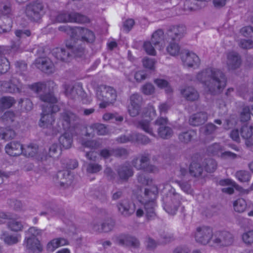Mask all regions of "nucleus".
I'll return each instance as SVG.
<instances>
[{
    "label": "nucleus",
    "instance_id": "nucleus-45",
    "mask_svg": "<svg viewBox=\"0 0 253 253\" xmlns=\"http://www.w3.org/2000/svg\"><path fill=\"white\" fill-rule=\"evenodd\" d=\"M15 135V133L14 131L8 129L2 134L1 138L3 139H11L14 137Z\"/></svg>",
    "mask_w": 253,
    "mask_h": 253
},
{
    "label": "nucleus",
    "instance_id": "nucleus-13",
    "mask_svg": "<svg viewBox=\"0 0 253 253\" xmlns=\"http://www.w3.org/2000/svg\"><path fill=\"white\" fill-rule=\"evenodd\" d=\"M142 97L137 94H134L130 97V104L128 107V111L132 117L136 116L139 112Z\"/></svg>",
    "mask_w": 253,
    "mask_h": 253
},
{
    "label": "nucleus",
    "instance_id": "nucleus-41",
    "mask_svg": "<svg viewBox=\"0 0 253 253\" xmlns=\"http://www.w3.org/2000/svg\"><path fill=\"white\" fill-rule=\"evenodd\" d=\"M242 238L243 241L247 244L253 243V230L244 233Z\"/></svg>",
    "mask_w": 253,
    "mask_h": 253
},
{
    "label": "nucleus",
    "instance_id": "nucleus-38",
    "mask_svg": "<svg viewBox=\"0 0 253 253\" xmlns=\"http://www.w3.org/2000/svg\"><path fill=\"white\" fill-rule=\"evenodd\" d=\"M65 93L69 97L76 99L78 92L72 86L68 85L65 86Z\"/></svg>",
    "mask_w": 253,
    "mask_h": 253
},
{
    "label": "nucleus",
    "instance_id": "nucleus-29",
    "mask_svg": "<svg viewBox=\"0 0 253 253\" xmlns=\"http://www.w3.org/2000/svg\"><path fill=\"white\" fill-rule=\"evenodd\" d=\"M198 79L199 80H201L202 82H205V85L207 86L208 87H210V90L211 91H212L211 89L214 90V87L213 86V84H214V82H212V78L211 76L204 75H202V72L198 75Z\"/></svg>",
    "mask_w": 253,
    "mask_h": 253
},
{
    "label": "nucleus",
    "instance_id": "nucleus-56",
    "mask_svg": "<svg viewBox=\"0 0 253 253\" xmlns=\"http://www.w3.org/2000/svg\"><path fill=\"white\" fill-rule=\"evenodd\" d=\"M154 90V87L151 84H148L143 86V93L150 94Z\"/></svg>",
    "mask_w": 253,
    "mask_h": 253
},
{
    "label": "nucleus",
    "instance_id": "nucleus-26",
    "mask_svg": "<svg viewBox=\"0 0 253 253\" xmlns=\"http://www.w3.org/2000/svg\"><path fill=\"white\" fill-rule=\"evenodd\" d=\"M173 39H169L168 42L169 44L167 47V50L168 52L171 55L175 56L177 55L179 52V47L175 42H172Z\"/></svg>",
    "mask_w": 253,
    "mask_h": 253
},
{
    "label": "nucleus",
    "instance_id": "nucleus-59",
    "mask_svg": "<svg viewBox=\"0 0 253 253\" xmlns=\"http://www.w3.org/2000/svg\"><path fill=\"white\" fill-rule=\"evenodd\" d=\"M119 175L122 178L126 179L132 175V173L130 170L128 169L127 170V171H126L124 173L123 171H120Z\"/></svg>",
    "mask_w": 253,
    "mask_h": 253
},
{
    "label": "nucleus",
    "instance_id": "nucleus-47",
    "mask_svg": "<svg viewBox=\"0 0 253 253\" xmlns=\"http://www.w3.org/2000/svg\"><path fill=\"white\" fill-rule=\"evenodd\" d=\"M15 35L17 37L19 38H25L30 36L31 33L28 30H17L15 31Z\"/></svg>",
    "mask_w": 253,
    "mask_h": 253
},
{
    "label": "nucleus",
    "instance_id": "nucleus-39",
    "mask_svg": "<svg viewBox=\"0 0 253 253\" xmlns=\"http://www.w3.org/2000/svg\"><path fill=\"white\" fill-rule=\"evenodd\" d=\"M236 177L240 181L245 182L250 179V175L247 171H239L236 173Z\"/></svg>",
    "mask_w": 253,
    "mask_h": 253
},
{
    "label": "nucleus",
    "instance_id": "nucleus-64",
    "mask_svg": "<svg viewBox=\"0 0 253 253\" xmlns=\"http://www.w3.org/2000/svg\"><path fill=\"white\" fill-rule=\"evenodd\" d=\"M134 78L138 82H140L142 80V72L141 71L137 72L134 75Z\"/></svg>",
    "mask_w": 253,
    "mask_h": 253
},
{
    "label": "nucleus",
    "instance_id": "nucleus-53",
    "mask_svg": "<svg viewBox=\"0 0 253 253\" xmlns=\"http://www.w3.org/2000/svg\"><path fill=\"white\" fill-rule=\"evenodd\" d=\"M241 32L246 37L250 35L253 32V29L251 27H244L241 29Z\"/></svg>",
    "mask_w": 253,
    "mask_h": 253
},
{
    "label": "nucleus",
    "instance_id": "nucleus-19",
    "mask_svg": "<svg viewBox=\"0 0 253 253\" xmlns=\"http://www.w3.org/2000/svg\"><path fill=\"white\" fill-rule=\"evenodd\" d=\"M163 32L159 30L156 31L152 35V41L156 49L162 50L164 49L165 41L163 40Z\"/></svg>",
    "mask_w": 253,
    "mask_h": 253
},
{
    "label": "nucleus",
    "instance_id": "nucleus-46",
    "mask_svg": "<svg viewBox=\"0 0 253 253\" xmlns=\"http://www.w3.org/2000/svg\"><path fill=\"white\" fill-rule=\"evenodd\" d=\"M81 144L84 147L92 148L95 146V143L91 140L85 141V138L84 137L80 140Z\"/></svg>",
    "mask_w": 253,
    "mask_h": 253
},
{
    "label": "nucleus",
    "instance_id": "nucleus-51",
    "mask_svg": "<svg viewBox=\"0 0 253 253\" xmlns=\"http://www.w3.org/2000/svg\"><path fill=\"white\" fill-rule=\"evenodd\" d=\"M154 61L152 59H148L143 61V67L145 66L149 69H152L154 68Z\"/></svg>",
    "mask_w": 253,
    "mask_h": 253
},
{
    "label": "nucleus",
    "instance_id": "nucleus-8",
    "mask_svg": "<svg viewBox=\"0 0 253 253\" xmlns=\"http://www.w3.org/2000/svg\"><path fill=\"white\" fill-rule=\"evenodd\" d=\"M158 193V190L156 187L154 186H151L150 188H145V198L143 199L147 200V197L150 198V200L147 203L145 204L144 208L146 211L147 215L150 213V216H152L154 214V208L155 206L154 200L156 198Z\"/></svg>",
    "mask_w": 253,
    "mask_h": 253
},
{
    "label": "nucleus",
    "instance_id": "nucleus-34",
    "mask_svg": "<svg viewBox=\"0 0 253 253\" xmlns=\"http://www.w3.org/2000/svg\"><path fill=\"white\" fill-rule=\"evenodd\" d=\"M206 120V115L204 113H200L193 117L190 120V122L193 126L199 125L200 123L204 122Z\"/></svg>",
    "mask_w": 253,
    "mask_h": 253
},
{
    "label": "nucleus",
    "instance_id": "nucleus-63",
    "mask_svg": "<svg viewBox=\"0 0 253 253\" xmlns=\"http://www.w3.org/2000/svg\"><path fill=\"white\" fill-rule=\"evenodd\" d=\"M231 138L235 141H238L239 138V134L238 130H233L231 133Z\"/></svg>",
    "mask_w": 253,
    "mask_h": 253
},
{
    "label": "nucleus",
    "instance_id": "nucleus-25",
    "mask_svg": "<svg viewBox=\"0 0 253 253\" xmlns=\"http://www.w3.org/2000/svg\"><path fill=\"white\" fill-rule=\"evenodd\" d=\"M233 208L235 211L243 212L247 208V204L243 199H239L233 203Z\"/></svg>",
    "mask_w": 253,
    "mask_h": 253
},
{
    "label": "nucleus",
    "instance_id": "nucleus-37",
    "mask_svg": "<svg viewBox=\"0 0 253 253\" xmlns=\"http://www.w3.org/2000/svg\"><path fill=\"white\" fill-rule=\"evenodd\" d=\"M61 154V151L57 145H52L49 149V156L53 158H57Z\"/></svg>",
    "mask_w": 253,
    "mask_h": 253
},
{
    "label": "nucleus",
    "instance_id": "nucleus-42",
    "mask_svg": "<svg viewBox=\"0 0 253 253\" xmlns=\"http://www.w3.org/2000/svg\"><path fill=\"white\" fill-rule=\"evenodd\" d=\"M197 164H193L190 167V171L194 176H197L201 174V169L200 168H197Z\"/></svg>",
    "mask_w": 253,
    "mask_h": 253
},
{
    "label": "nucleus",
    "instance_id": "nucleus-36",
    "mask_svg": "<svg viewBox=\"0 0 253 253\" xmlns=\"http://www.w3.org/2000/svg\"><path fill=\"white\" fill-rule=\"evenodd\" d=\"M57 50L56 58L62 61H67L70 55L69 52L62 48L57 49Z\"/></svg>",
    "mask_w": 253,
    "mask_h": 253
},
{
    "label": "nucleus",
    "instance_id": "nucleus-5",
    "mask_svg": "<svg viewBox=\"0 0 253 253\" xmlns=\"http://www.w3.org/2000/svg\"><path fill=\"white\" fill-rule=\"evenodd\" d=\"M225 234V233L216 232L212 235V230L210 228L204 227L198 229L195 237L198 242L204 244L209 243L210 241L218 243L221 241V239H218V237L224 240L223 235Z\"/></svg>",
    "mask_w": 253,
    "mask_h": 253
},
{
    "label": "nucleus",
    "instance_id": "nucleus-61",
    "mask_svg": "<svg viewBox=\"0 0 253 253\" xmlns=\"http://www.w3.org/2000/svg\"><path fill=\"white\" fill-rule=\"evenodd\" d=\"M155 112L153 107H150L149 110L145 113V116H143V118H146L147 117H149L150 118H152L155 116Z\"/></svg>",
    "mask_w": 253,
    "mask_h": 253
},
{
    "label": "nucleus",
    "instance_id": "nucleus-20",
    "mask_svg": "<svg viewBox=\"0 0 253 253\" xmlns=\"http://www.w3.org/2000/svg\"><path fill=\"white\" fill-rule=\"evenodd\" d=\"M0 239L4 242L9 245L17 243L21 239V236L19 235H9L6 231H1Z\"/></svg>",
    "mask_w": 253,
    "mask_h": 253
},
{
    "label": "nucleus",
    "instance_id": "nucleus-18",
    "mask_svg": "<svg viewBox=\"0 0 253 253\" xmlns=\"http://www.w3.org/2000/svg\"><path fill=\"white\" fill-rule=\"evenodd\" d=\"M69 245L67 240L63 238H55L49 241L46 246L48 251L53 252L60 246Z\"/></svg>",
    "mask_w": 253,
    "mask_h": 253
},
{
    "label": "nucleus",
    "instance_id": "nucleus-3",
    "mask_svg": "<svg viewBox=\"0 0 253 253\" xmlns=\"http://www.w3.org/2000/svg\"><path fill=\"white\" fill-rule=\"evenodd\" d=\"M59 30L67 32L72 38H79L82 41L87 42H92L94 41L95 36L93 33L86 28L77 27L72 28L68 26H63L59 27Z\"/></svg>",
    "mask_w": 253,
    "mask_h": 253
},
{
    "label": "nucleus",
    "instance_id": "nucleus-40",
    "mask_svg": "<svg viewBox=\"0 0 253 253\" xmlns=\"http://www.w3.org/2000/svg\"><path fill=\"white\" fill-rule=\"evenodd\" d=\"M253 116V106L251 111L249 110L248 108L244 109L243 112L241 113V119L242 121H247L250 118V114Z\"/></svg>",
    "mask_w": 253,
    "mask_h": 253
},
{
    "label": "nucleus",
    "instance_id": "nucleus-35",
    "mask_svg": "<svg viewBox=\"0 0 253 253\" xmlns=\"http://www.w3.org/2000/svg\"><path fill=\"white\" fill-rule=\"evenodd\" d=\"M114 222L111 220H108L105 222H103V224H101V227H97V230H103V232H107L112 230L114 226Z\"/></svg>",
    "mask_w": 253,
    "mask_h": 253
},
{
    "label": "nucleus",
    "instance_id": "nucleus-62",
    "mask_svg": "<svg viewBox=\"0 0 253 253\" xmlns=\"http://www.w3.org/2000/svg\"><path fill=\"white\" fill-rule=\"evenodd\" d=\"M9 215L5 212H0V224L4 223V220L9 218Z\"/></svg>",
    "mask_w": 253,
    "mask_h": 253
},
{
    "label": "nucleus",
    "instance_id": "nucleus-6",
    "mask_svg": "<svg viewBox=\"0 0 253 253\" xmlns=\"http://www.w3.org/2000/svg\"><path fill=\"white\" fill-rule=\"evenodd\" d=\"M42 231L36 227H31L27 232V236L25 245L26 248L34 252H40L42 247L39 240L36 238L42 234Z\"/></svg>",
    "mask_w": 253,
    "mask_h": 253
},
{
    "label": "nucleus",
    "instance_id": "nucleus-9",
    "mask_svg": "<svg viewBox=\"0 0 253 253\" xmlns=\"http://www.w3.org/2000/svg\"><path fill=\"white\" fill-rule=\"evenodd\" d=\"M59 22H78L84 23L87 21V18L77 13H61L57 17Z\"/></svg>",
    "mask_w": 253,
    "mask_h": 253
},
{
    "label": "nucleus",
    "instance_id": "nucleus-49",
    "mask_svg": "<svg viewBox=\"0 0 253 253\" xmlns=\"http://www.w3.org/2000/svg\"><path fill=\"white\" fill-rule=\"evenodd\" d=\"M192 133H194V132L192 131L187 132L186 133H184L182 135H180L179 136V138L182 141H183L184 142H187L191 139V138L192 136Z\"/></svg>",
    "mask_w": 253,
    "mask_h": 253
},
{
    "label": "nucleus",
    "instance_id": "nucleus-2",
    "mask_svg": "<svg viewBox=\"0 0 253 253\" xmlns=\"http://www.w3.org/2000/svg\"><path fill=\"white\" fill-rule=\"evenodd\" d=\"M41 100L46 104L45 107L42 108V113L39 123L41 127L45 128H52V123L54 121L53 115L49 112H56L58 111V106L55 104L57 99L52 94H48L41 96Z\"/></svg>",
    "mask_w": 253,
    "mask_h": 253
},
{
    "label": "nucleus",
    "instance_id": "nucleus-31",
    "mask_svg": "<svg viewBox=\"0 0 253 253\" xmlns=\"http://www.w3.org/2000/svg\"><path fill=\"white\" fill-rule=\"evenodd\" d=\"M214 149H215L214 151V153H216L219 156H221L222 158H234L235 157L236 155L231 152H222V150L220 146L218 144H215L214 146Z\"/></svg>",
    "mask_w": 253,
    "mask_h": 253
},
{
    "label": "nucleus",
    "instance_id": "nucleus-57",
    "mask_svg": "<svg viewBox=\"0 0 253 253\" xmlns=\"http://www.w3.org/2000/svg\"><path fill=\"white\" fill-rule=\"evenodd\" d=\"M241 45L244 48H250L253 46V43L250 40H245L241 43Z\"/></svg>",
    "mask_w": 253,
    "mask_h": 253
},
{
    "label": "nucleus",
    "instance_id": "nucleus-1",
    "mask_svg": "<svg viewBox=\"0 0 253 253\" xmlns=\"http://www.w3.org/2000/svg\"><path fill=\"white\" fill-rule=\"evenodd\" d=\"M76 119V116L71 112L63 114L57 122L56 131H65L59 138V141L61 145L66 149L70 148L72 143V136L71 134V124Z\"/></svg>",
    "mask_w": 253,
    "mask_h": 253
},
{
    "label": "nucleus",
    "instance_id": "nucleus-48",
    "mask_svg": "<svg viewBox=\"0 0 253 253\" xmlns=\"http://www.w3.org/2000/svg\"><path fill=\"white\" fill-rule=\"evenodd\" d=\"M145 50L146 52L152 55H154L155 54V50L151 43L147 42L145 44Z\"/></svg>",
    "mask_w": 253,
    "mask_h": 253
},
{
    "label": "nucleus",
    "instance_id": "nucleus-43",
    "mask_svg": "<svg viewBox=\"0 0 253 253\" xmlns=\"http://www.w3.org/2000/svg\"><path fill=\"white\" fill-rule=\"evenodd\" d=\"M101 169L100 166L96 164H89L87 167V170L90 173H94L99 171Z\"/></svg>",
    "mask_w": 253,
    "mask_h": 253
},
{
    "label": "nucleus",
    "instance_id": "nucleus-7",
    "mask_svg": "<svg viewBox=\"0 0 253 253\" xmlns=\"http://www.w3.org/2000/svg\"><path fill=\"white\" fill-rule=\"evenodd\" d=\"M42 8V5L41 2H32L26 6L25 10V15L31 21H37L40 18V12Z\"/></svg>",
    "mask_w": 253,
    "mask_h": 253
},
{
    "label": "nucleus",
    "instance_id": "nucleus-14",
    "mask_svg": "<svg viewBox=\"0 0 253 253\" xmlns=\"http://www.w3.org/2000/svg\"><path fill=\"white\" fill-rule=\"evenodd\" d=\"M167 121L165 118H160L157 120L155 127L158 129V132L159 136L162 138H167L170 135L171 129L166 126Z\"/></svg>",
    "mask_w": 253,
    "mask_h": 253
},
{
    "label": "nucleus",
    "instance_id": "nucleus-54",
    "mask_svg": "<svg viewBox=\"0 0 253 253\" xmlns=\"http://www.w3.org/2000/svg\"><path fill=\"white\" fill-rule=\"evenodd\" d=\"M155 84L161 88H164L168 85V82L163 79H157L155 80Z\"/></svg>",
    "mask_w": 253,
    "mask_h": 253
},
{
    "label": "nucleus",
    "instance_id": "nucleus-44",
    "mask_svg": "<svg viewBox=\"0 0 253 253\" xmlns=\"http://www.w3.org/2000/svg\"><path fill=\"white\" fill-rule=\"evenodd\" d=\"M47 86L46 84L37 83L32 85V89L36 92H40L42 89H45Z\"/></svg>",
    "mask_w": 253,
    "mask_h": 253
},
{
    "label": "nucleus",
    "instance_id": "nucleus-50",
    "mask_svg": "<svg viewBox=\"0 0 253 253\" xmlns=\"http://www.w3.org/2000/svg\"><path fill=\"white\" fill-rule=\"evenodd\" d=\"M134 24V20L132 19H129L126 20L125 22V23L124 24V28L126 31H129L132 28V27L133 26Z\"/></svg>",
    "mask_w": 253,
    "mask_h": 253
},
{
    "label": "nucleus",
    "instance_id": "nucleus-16",
    "mask_svg": "<svg viewBox=\"0 0 253 253\" xmlns=\"http://www.w3.org/2000/svg\"><path fill=\"white\" fill-rule=\"evenodd\" d=\"M5 149L7 154L14 157L23 154V147L18 142H11L6 145Z\"/></svg>",
    "mask_w": 253,
    "mask_h": 253
},
{
    "label": "nucleus",
    "instance_id": "nucleus-12",
    "mask_svg": "<svg viewBox=\"0 0 253 253\" xmlns=\"http://www.w3.org/2000/svg\"><path fill=\"white\" fill-rule=\"evenodd\" d=\"M36 67L46 73H51L54 71V66L51 60L46 57H41L35 61Z\"/></svg>",
    "mask_w": 253,
    "mask_h": 253
},
{
    "label": "nucleus",
    "instance_id": "nucleus-58",
    "mask_svg": "<svg viewBox=\"0 0 253 253\" xmlns=\"http://www.w3.org/2000/svg\"><path fill=\"white\" fill-rule=\"evenodd\" d=\"M227 0H213L214 5L216 7H220L224 6Z\"/></svg>",
    "mask_w": 253,
    "mask_h": 253
},
{
    "label": "nucleus",
    "instance_id": "nucleus-4",
    "mask_svg": "<svg viewBox=\"0 0 253 253\" xmlns=\"http://www.w3.org/2000/svg\"><path fill=\"white\" fill-rule=\"evenodd\" d=\"M96 96L98 99L101 101L99 104L100 107L105 108L116 101L117 94L113 88L101 85L97 89Z\"/></svg>",
    "mask_w": 253,
    "mask_h": 253
},
{
    "label": "nucleus",
    "instance_id": "nucleus-52",
    "mask_svg": "<svg viewBox=\"0 0 253 253\" xmlns=\"http://www.w3.org/2000/svg\"><path fill=\"white\" fill-rule=\"evenodd\" d=\"M6 87L8 88L7 91L9 92L14 93L19 91L18 85L14 84H10L9 85L6 86Z\"/></svg>",
    "mask_w": 253,
    "mask_h": 253
},
{
    "label": "nucleus",
    "instance_id": "nucleus-30",
    "mask_svg": "<svg viewBox=\"0 0 253 253\" xmlns=\"http://www.w3.org/2000/svg\"><path fill=\"white\" fill-rule=\"evenodd\" d=\"M7 227L12 231L18 232L22 230L23 226L21 222L15 220H11L8 222Z\"/></svg>",
    "mask_w": 253,
    "mask_h": 253
},
{
    "label": "nucleus",
    "instance_id": "nucleus-28",
    "mask_svg": "<svg viewBox=\"0 0 253 253\" xmlns=\"http://www.w3.org/2000/svg\"><path fill=\"white\" fill-rule=\"evenodd\" d=\"M118 209L120 212L125 216L128 215L133 211V209H130L129 204L126 201L120 203L118 205Z\"/></svg>",
    "mask_w": 253,
    "mask_h": 253
},
{
    "label": "nucleus",
    "instance_id": "nucleus-17",
    "mask_svg": "<svg viewBox=\"0 0 253 253\" xmlns=\"http://www.w3.org/2000/svg\"><path fill=\"white\" fill-rule=\"evenodd\" d=\"M181 58L184 64L188 67L197 66L200 62L198 56L193 52L183 53Z\"/></svg>",
    "mask_w": 253,
    "mask_h": 253
},
{
    "label": "nucleus",
    "instance_id": "nucleus-10",
    "mask_svg": "<svg viewBox=\"0 0 253 253\" xmlns=\"http://www.w3.org/2000/svg\"><path fill=\"white\" fill-rule=\"evenodd\" d=\"M211 76L212 82H214V85H217V89L220 91L225 85V80L222 74L217 70H208L202 72V75Z\"/></svg>",
    "mask_w": 253,
    "mask_h": 253
},
{
    "label": "nucleus",
    "instance_id": "nucleus-32",
    "mask_svg": "<svg viewBox=\"0 0 253 253\" xmlns=\"http://www.w3.org/2000/svg\"><path fill=\"white\" fill-rule=\"evenodd\" d=\"M240 63V58L235 53L230 54L228 56V64L232 66V68H235Z\"/></svg>",
    "mask_w": 253,
    "mask_h": 253
},
{
    "label": "nucleus",
    "instance_id": "nucleus-22",
    "mask_svg": "<svg viewBox=\"0 0 253 253\" xmlns=\"http://www.w3.org/2000/svg\"><path fill=\"white\" fill-rule=\"evenodd\" d=\"M12 20L9 16H0V33L10 30L12 27Z\"/></svg>",
    "mask_w": 253,
    "mask_h": 253
},
{
    "label": "nucleus",
    "instance_id": "nucleus-21",
    "mask_svg": "<svg viewBox=\"0 0 253 253\" xmlns=\"http://www.w3.org/2000/svg\"><path fill=\"white\" fill-rule=\"evenodd\" d=\"M94 128L96 129L97 133L99 134L104 135L107 133L106 128L104 125L95 124L87 128V132L85 137L89 138L92 137L94 134L92 131H94Z\"/></svg>",
    "mask_w": 253,
    "mask_h": 253
},
{
    "label": "nucleus",
    "instance_id": "nucleus-55",
    "mask_svg": "<svg viewBox=\"0 0 253 253\" xmlns=\"http://www.w3.org/2000/svg\"><path fill=\"white\" fill-rule=\"evenodd\" d=\"M103 222L100 221H98V220H94L93 221V222L92 223V228L95 231H97V232H103V230H97L96 229V227H100L101 228V224H103Z\"/></svg>",
    "mask_w": 253,
    "mask_h": 253
},
{
    "label": "nucleus",
    "instance_id": "nucleus-11",
    "mask_svg": "<svg viewBox=\"0 0 253 253\" xmlns=\"http://www.w3.org/2000/svg\"><path fill=\"white\" fill-rule=\"evenodd\" d=\"M23 154L26 156L34 157L38 161L46 159V156L44 155L41 151H39L38 147L35 144H30L23 148Z\"/></svg>",
    "mask_w": 253,
    "mask_h": 253
},
{
    "label": "nucleus",
    "instance_id": "nucleus-33",
    "mask_svg": "<svg viewBox=\"0 0 253 253\" xmlns=\"http://www.w3.org/2000/svg\"><path fill=\"white\" fill-rule=\"evenodd\" d=\"M182 94L188 99L194 100L198 98L197 92L192 88H188L182 92Z\"/></svg>",
    "mask_w": 253,
    "mask_h": 253
},
{
    "label": "nucleus",
    "instance_id": "nucleus-60",
    "mask_svg": "<svg viewBox=\"0 0 253 253\" xmlns=\"http://www.w3.org/2000/svg\"><path fill=\"white\" fill-rule=\"evenodd\" d=\"M134 166L137 169H141L142 168V159L141 158L136 159L134 162Z\"/></svg>",
    "mask_w": 253,
    "mask_h": 253
},
{
    "label": "nucleus",
    "instance_id": "nucleus-27",
    "mask_svg": "<svg viewBox=\"0 0 253 253\" xmlns=\"http://www.w3.org/2000/svg\"><path fill=\"white\" fill-rule=\"evenodd\" d=\"M11 11V4L8 0H2L0 2V13L2 15L8 16Z\"/></svg>",
    "mask_w": 253,
    "mask_h": 253
},
{
    "label": "nucleus",
    "instance_id": "nucleus-24",
    "mask_svg": "<svg viewBox=\"0 0 253 253\" xmlns=\"http://www.w3.org/2000/svg\"><path fill=\"white\" fill-rule=\"evenodd\" d=\"M15 103L14 99L11 97H3L0 99V115L3 109L10 108Z\"/></svg>",
    "mask_w": 253,
    "mask_h": 253
},
{
    "label": "nucleus",
    "instance_id": "nucleus-15",
    "mask_svg": "<svg viewBox=\"0 0 253 253\" xmlns=\"http://www.w3.org/2000/svg\"><path fill=\"white\" fill-rule=\"evenodd\" d=\"M219 184L222 186H228L227 188L222 189V191L228 194H232L234 191V188L239 191L241 194L247 193V190L242 189V188L235 185L234 182L230 179H224L220 181Z\"/></svg>",
    "mask_w": 253,
    "mask_h": 253
},
{
    "label": "nucleus",
    "instance_id": "nucleus-23",
    "mask_svg": "<svg viewBox=\"0 0 253 253\" xmlns=\"http://www.w3.org/2000/svg\"><path fill=\"white\" fill-rule=\"evenodd\" d=\"M57 177L61 185L68 186L71 183L72 176L67 171H59L57 173Z\"/></svg>",
    "mask_w": 253,
    "mask_h": 253
}]
</instances>
